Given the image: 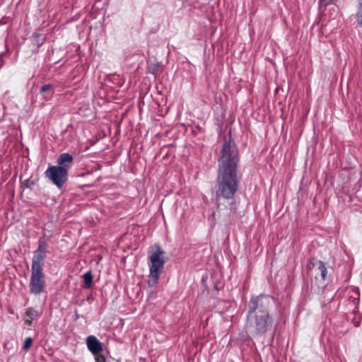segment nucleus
Listing matches in <instances>:
<instances>
[{
	"mask_svg": "<svg viewBox=\"0 0 362 362\" xmlns=\"http://www.w3.org/2000/svg\"><path fill=\"white\" fill-rule=\"evenodd\" d=\"M267 300L268 298L263 296L250 299L247 320L244 326V332L247 338L262 336L272 329L273 318L264 309V305Z\"/></svg>",
	"mask_w": 362,
	"mask_h": 362,
	"instance_id": "nucleus-1",
	"label": "nucleus"
},
{
	"mask_svg": "<svg viewBox=\"0 0 362 362\" xmlns=\"http://www.w3.org/2000/svg\"><path fill=\"white\" fill-rule=\"evenodd\" d=\"M354 325L356 327H358L359 326V323L358 322H354Z\"/></svg>",
	"mask_w": 362,
	"mask_h": 362,
	"instance_id": "nucleus-19",
	"label": "nucleus"
},
{
	"mask_svg": "<svg viewBox=\"0 0 362 362\" xmlns=\"http://www.w3.org/2000/svg\"><path fill=\"white\" fill-rule=\"evenodd\" d=\"M238 151L234 141H226L218 157V170L237 171Z\"/></svg>",
	"mask_w": 362,
	"mask_h": 362,
	"instance_id": "nucleus-3",
	"label": "nucleus"
},
{
	"mask_svg": "<svg viewBox=\"0 0 362 362\" xmlns=\"http://www.w3.org/2000/svg\"><path fill=\"white\" fill-rule=\"evenodd\" d=\"M86 344L89 351L94 355L103 351L102 344L95 336H88L86 339Z\"/></svg>",
	"mask_w": 362,
	"mask_h": 362,
	"instance_id": "nucleus-8",
	"label": "nucleus"
},
{
	"mask_svg": "<svg viewBox=\"0 0 362 362\" xmlns=\"http://www.w3.org/2000/svg\"><path fill=\"white\" fill-rule=\"evenodd\" d=\"M164 252L159 245L156 246V250L149 255V284L155 285L158 284L160 274L162 273L165 260L163 258Z\"/></svg>",
	"mask_w": 362,
	"mask_h": 362,
	"instance_id": "nucleus-4",
	"label": "nucleus"
},
{
	"mask_svg": "<svg viewBox=\"0 0 362 362\" xmlns=\"http://www.w3.org/2000/svg\"><path fill=\"white\" fill-rule=\"evenodd\" d=\"M25 315L27 317L25 319V323L28 325H31L32 321L38 317V312L33 308H28L26 310Z\"/></svg>",
	"mask_w": 362,
	"mask_h": 362,
	"instance_id": "nucleus-13",
	"label": "nucleus"
},
{
	"mask_svg": "<svg viewBox=\"0 0 362 362\" xmlns=\"http://www.w3.org/2000/svg\"><path fill=\"white\" fill-rule=\"evenodd\" d=\"M224 221H230V218H228V219H223Z\"/></svg>",
	"mask_w": 362,
	"mask_h": 362,
	"instance_id": "nucleus-20",
	"label": "nucleus"
},
{
	"mask_svg": "<svg viewBox=\"0 0 362 362\" xmlns=\"http://www.w3.org/2000/svg\"><path fill=\"white\" fill-rule=\"evenodd\" d=\"M45 287V277L43 271L31 270L29 283L30 293L35 296H40L43 293Z\"/></svg>",
	"mask_w": 362,
	"mask_h": 362,
	"instance_id": "nucleus-7",
	"label": "nucleus"
},
{
	"mask_svg": "<svg viewBox=\"0 0 362 362\" xmlns=\"http://www.w3.org/2000/svg\"><path fill=\"white\" fill-rule=\"evenodd\" d=\"M78 318H79V315L77 313H76V314H75V320H77Z\"/></svg>",
	"mask_w": 362,
	"mask_h": 362,
	"instance_id": "nucleus-18",
	"label": "nucleus"
},
{
	"mask_svg": "<svg viewBox=\"0 0 362 362\" xmlns=\"http://www.w3.org/2000/svg\"><path fill=\"white\" fill-rule=\"evenodd\" d=\"M238 185L237 171L218 170L216 196L232 199L238 191Z\"/></svg>",
	"mask_w": 362,
	"mask_h": 362,
	"instance_id": "nucleus-2",
	"label": "nucleus"
},
{
	"mask_svg": "<svg viewBox=\"0 0 362 362\" xmlns=\"http://www.w3.org/2000/svg\"><path fill=\"white\" fill-rule=\"evenodd\" d=\"M33 341V340L31 337L26 338L23 346V349L24 351H28L31 347Z\"/></svg>",
	"mask_w": 362,
	"mask_h": 362,
	"instance_id": "nucleus-16",
	"label": "nucleus"
},
{
	"mask_svg": "<svg viewBox=\"0 0 362 362\" xmlns=\"http://www.w3.org/2000/svg\"><path fill=\"white\" fill-rule=\"evenodd\" d=\"M47 243L43 238H40L38 247L33 252L31 270L43 271V266L47 253Z\"/></svg>",
	"mask_w": 362,
	"mask_h": 362,
	"instance_id": "nucleus-6",
	"label": "nucleus"
},
{
	"mask_svg": "<svg viewBox=\"0 0 362 362\" xmlns=\"http://www.w3.org/2000/svg\"><path fill=\"white\" fill-rule=\"evenodd\" d=\"M95 356L96 362H105L106 359L103 355H102L99 353Z\"/></svg>",
	"mask_w": 362,
	"mask_h": 362,
	"instance_id": "nucleus-17",
	"label": "nucleus"
},
{
	"mask_svg": "<svg viewBox=\"0 0 362 362\" xmlns=\"http://www.w3.org/2000/svg\"><path fill=\"white\" fill-rule=\"evenodd\" d=\"M45 175L59 189L62 188L68 179V172L63 167L57 165L49 166L45 172Z\"/></svg>",
	"mask_w": 362,
	"mask_h": 362,
	"instance_id": "nucleus-5",
	"label": "nucleus"
},
{
	"mask_svg": "<svg viewBox=\"0 0 362 362\" xmlns=\"http://www.w3.org/2000/svg\"><path fill=\"white\" fill-rule=\"evenodd\" d=\"M310 265H312L313 267L317 266V270L320 274V276H321L322 279H323V280L326 279L327 271V268L323 262H322L320 260L313 259L310 262V264L308 265V267L310 269L311 268Z\"/></svg>",
	"mask_w": 362,
	"mask_h": 362,
	"instance_id": "nucleus-10",
	"label": "nucleus"
},
{
	"mask_svg": "<svg viewBox=\"0 0 362 362\" xmlns=\"http://www.w3.org/2000/svg\"><path fill=\"white\" fill-rule=\"evenodd\" d=\"M40 93L45 100H49L54 93L52 85L49 83L44 85L41 88Z\"/></svg>",
	"mask_w": 362,
	"mask_h": 362,
	"instance_id": "nucleus-11",
	"label": "nucleus"
},
{
	"mask_svg": "<svg viewBox=\"0 0 362 362\" xmlns=\"http://www.w3.org/2000/svg\"><path fill=\"white\" fill-rule=\"evenodd\" d=\"M356 18L358 25L362 27V0L360 3L358 11L356 13Z\"/></svg>",
	"mask_w": 362,
	"mask_h": 362,
	"instance_id": "nucleus-15",
	"label": "nucleus"
},
{
	"mask_svg": "<svg viewBox=\"0 0 362 362\" xmlns=\"http://www.w3.org/2000/svg\"><path fill=\"white\" fill-rule=\"evenodd\" d=\"M82 287L88 289L92 287L93 276L91 271H88L82 275Z\"/></svg>",
	"mask_w": 362,
	"mask_h": 362,
	"instance_id": "nucleus-12",
	"label": "nucleus"
},
{
	"mask_svg": "<svg viewBox=\"0 0 362 362\" xmlns=\"http://www.w3.org/2000/svg\"><path fill=\"white\" fill-rule=\"evenodd\" d=\"M4 349L6 353L11 354V352L17 350L18 342L16 340L11 339L4 343Z\"/></svg>",
	"mask_w": 362,
	"mask_h": 362,
	"instance_id": "nucleus-14",
	"label": "nucleus"
},
{
	"mask_svg": "<svg viewBox=\"0 0 362 362\" xmlns=\"http://www.w3.org/2000/svg\"><path fill=\"white\" fill-rule=\"evenodd\" d=\"M74 161V157L69 153H64L59 155L57 160L58 167H63L68 172Z\"/></svg>",
	"mask_w": 362,
	"mask_h": 362,
	"instance_id": "nucleus-9",
	"label": "nucleus"
}]
</instances>
